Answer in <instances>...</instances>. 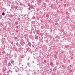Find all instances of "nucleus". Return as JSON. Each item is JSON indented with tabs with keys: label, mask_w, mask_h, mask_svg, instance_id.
I'll return each mask as SVG.
<instances>
[{
	"label": "nucleus",
	"mask_w": 75,
	"mask_h": 75,
	"mask_svg": "<svg viewBox=\"0 0 75 75\" xmlns=\"http://www.w3.org/2000/svg\"><path fill=\"white\" fill-rule=\"evenodd\" d=\"M52 72V70L51 69H49L47 71V72L48 74H51Z\"/></svg>",
	"instance_id": "nucleus-1"
},
{
	"label": "nucleus",
	"mask_w": 75,
	"mask_h": 75,
	"mask_svg": "<svg viewBox=\"0 0 75 75\" xmlns=\"http://www.w3.org/2000/svg\"><path fill=\"white\" fill-rule=\"evenodd\" d=\"M54 71H57V67H55L53 69Z\"/></svg>",
	"instance_id": "nucleus-2"
},
{
	"label": "nucleus",
	"mask_w": 75,
	"mask_h": 75,
	"mask_svg": "<svg viewBox=\"0 0 75 75\" xmlns=\"http://www.w3.org/2000/svg\"><path fill=\"white\" fill-rule=\"evenodd\" d=\"M18 71H19L18 69L16 68V69H15V71L16 72H18Z\"/></svg>",
	"instance_id": "nucleus-3"
},
{
	"label": "nucleus",
	"mask_w": 75,
	"mask_h": 75,
	"mask_svg": "<svg viewBox=\"0 0 75 75\" xmlns=\"http://www.w3.org/2000/svg\"><path fill=\"white\" fill-rule=\"evenodd\" d=\"M48 37L50 38V39H52V36H50Z\"/></svg>",
	"instance_id": "nucleus-4"
},
{
	"label": "nucleus",
	"mask_w": 75,
	"mask_h": 75,
	"mask_svg": "<svg viewBox=\"0 0 75 75\" xmlns=\"http://www.w3.org/2000/svg\"><path fill=\"white\" fill-rule=\"evenodd\" d=\"M35 39H36V40H38V36H35Z\"/></svg>",
	"instance_id": "nucleus-5"
},
{
	"label": "nucleus",
	"mask_w": 75,
	"mask_h": 75,
	"mask_svg": "<svg viewBox=\"0 0 75 75\" xmlns=\"http://www.w3.org/2000/svg\"><path fill=\"white\" fill-rule=\"evenodd\" d=\"M28 44L30 47H31V43L30 42H28Z\"/></svg>",
	"instance_id": "nucleus-6"
},
{
	"label": "nucleus",
	"mask_w": 75,
	"mask_h": 75,
	"mask_svg": "<svg viewBox=\"0 0 75 75\" xmlns=\"http://www.w3.org/2000/svg\"><path fill=\"white\" fill-rule=\"evenodd\" d=\"M11 62L12 64H14V61H13V60L11 61Z\"/></svg>",
	"instance_id": "nucleus-7"
},
{
	"label": "nucleus",
	"mask_w": 75,
	"mask_h": 75,
	"mask_svg": "<svg viewBox=\"0 0 75 75\" xmlns=\"http://www.w3.org/2000/svg\"><path fill=\"white\" fill-rule=\"evenodd\" d=\"M51 66H52L53 65V63L51 62L50 63Z\"/></svg>",
	"instance_id": "nucleus-8"
},
{
	"label": "nucleus",
	"mask_w": 75,
	"mask_h": 75,
	"mask_svg": "<svg viewBox=\"0 0 75 75\" xmlns=\"http://www.w3.org/2000/svg\"><path fill=\"white\" fill-rule=\"evenodd\" d=\"M39 35L41 36H42V35H43V34L42 33H40L39 34Z\"/></svg>",
	"instance_id": "nucleus-9"
},
{
	"label": "nucleus",
	"mask_w": 75,
	"mask_h": 75,
	"mask_svg": "<svg viewBox=\"0 0 75 75\" xmlns=\"http://www.w3.org/2000/svg\"><path fill=\"white\" fill-rule=\"evenodd\" d=\"M5 13H4V12H3L2 13V16H4L5 15Z\"/></svg>",
	"instance_id": "nucleus-10"
},
{
	"label": "nucleus",
	"mask_w": 75,
	"mask_h": 75,
	"mask_svg": "<svg viewBox=\"0 0 75 75\" xmlns=\"http://www.w3.org/2000/svg\"><path fill=\"white\" fill-rule=\"evenodd\" d=\"M11 65V63H8V66H10Z\"/></svg>",
	"instance_id": "nucleus-11"
},
{
	"label": "nucleus",
	"mask_w": 75,
	"mask_h": 75,
	"mask_svg": "<svg viewBox=\"0 0 75 75\" xmlns=\"http://www.w3.org/2000/svg\"><path fill=\"white\" fill-rule=\"evenodd\" d=\"M16 5H18V3L16 2Z\"/></svg>",
	"instance_id": "nucleus-12"
},
{
	"label": "nucleus",
	"mask_w": 75,
	"mask_h": 75,
	"mask_svg": "<svg viewBox=\"0 0 75 75\" xmlns=\"http://www.w3.org/2000/svg\"><path fill=\"white\" fill-rule=\"evenodd\" d=\"M67 69H69V67H68L67 68Z\"/></svg>",
	"instance_id": "nucleus-13"
},
{
	"label": "nucleus",
	"mask_w": 75,
	"mask_h": 75,
	"mask_svg": "<svg viewBox=\"0 0 75 75\" xmlns=\"http://www.w3.org/2000/svg\"><path fill=\"white\" fill-rule=\"evenodd\" d=\"M4 8L3 7H2L1 8V10H3V9H4Z\"/></svg>",
	"instance_id": "nucleus-14"
},
{
	"label": "nucleus",
	"mask_w": 75,
	"mask_h": 75,
	"mask_svg": "<svg viewBox=\"0 0 75 75\" xmlns=\"http://www.w3.org/2000/svg\"><path fill=\"white\" fill-rule=\"evenodd\" d=\"M15 24H18V22H15Z\"/></svg>",
	"instance_id": "nucleus-15"
},
{
	"label": "nucleus",
	"mask_w": 75,
	"mask_h": 75,
	"mask_svg": "<svg viewBox=\"0 0 75 75\" xmlns=\"http://www.w3.org/2000/svg\"><path fill=\"white\" fill-rule=\"evenodd\" d=\"M56 42H58V41H59V40H58V39H57L56 40Z\"/></svg>",
	"instance_id": "nucleus-16"
},
{
	"label": "nucleus",
	"mask_w": 75,
	"mask_h": 75,
	"mask_svg": "<svg viewBox=\"0 0 75 75\" xmlns=\"http://www.w3.org/2000/svg\"><path fill=\"white\" fill-rule=\"evenodd\" d=\"M28 6L29 7H30V3H28Z\"/></svg>",
	"instance_id": "nucleus-17"
},
{
	"label": "nucleus",
	"mask_w": 75,
	"mask_h": 75,
	"mask_svg": "<svg viewBox=\"0 0 75 75\" xmlns=\"http://www.w3.org/2000/svg\"><path fill=\"white\" fill-rule=\"evenodd\" d=\"M58 36H56L55 37V38H56V39L58 38Z\"/></svg>",
	"instance_id": "nucleus-18"
},
{
	"label": "nucleus",
	"mask_w": 75,
	"mask_h": 75,
	"mask_svg": "<svg viewBox=\"0 0 75 75\" xmlns=\"http://www.w3.org/2000/svg\"><path fill=\"white\" fill-rule=\"evenodd\" d=\"M44 62L45 63H46V62H47V61H46V60H45L44 61Z\"/></svg>",
	"instance_id": "nucleus-19"
},
{
	"label": "nucleus",
	"mask_w": 75,
	"mask_h": 75,
	"mask_svg": "<svg viewBox=\"0 0 75 75\" xmlns=\"http://www.w3.org/2000/svg\"><path fill=\"white\" fill-rule=\"evenodd\" d=\"M27 64L28 65H29V64H30V63H27Z\"/></svg>",
	"instance_id": "nucleus-20"
},
{
	"label": "nucleus",
	"mask_w": 75,
	"mask_h": 75,
	"mask_svg": "<svg viewBox=\"0 0 75 75\" xmlns=\"http://www.w3.org/2000/svg\"><path fill=\"white\" fill-rule=\"evenodd\" d=\"M15 10H16V9H17V7H16L15 8Z\"/></svg>",
	"instance_id": "nucleus-21"
},
{
	"label": "nucleus",
	"mask_w": 75,
	"mask_h": 75,
	"mask_svg": "<svg viewBox=\"0 0 75 75\" xmlns=\"http://www.w3.org/2000/svg\"><path fill=\"white\" fill-rule=\"evenodd\" d=\"M46 36L47 37V36H48V35H47V33H46Z\"/></svg>",
	"instance_id": "nucleus-22"
},
{
	"label": "nucleus",
	"mask_w": 75,
	"mask_h": 75,
	"mask_svg": "<svg viewBox=\"0 0 75 75\" xmlns=\"http://www.w3.org/2000/svg\"><path fill=\"white\" fill-rule=\"evenodd\" d=\"M28 10H30V7H29V8H28Z\"/></svg>",
	"instance_id": "nucleus-23"
},
{
	"label": "nucleus",
	"mask_w": 75,
	"mask_h": 75,
	"mask_svg": "<svg viewBox=\"0 0 75 75\" xmlns=\"http://www.w3.org/2000/svg\"><path fill=\"white\" fill-rule=\"evenodd\" d=\"M11 8H12V9H13V7H11Z\"/></svg>",
	"instance_id": "nucleus-24"
},
{
	"label": "nucleus",
	"mask_w": 75,
	"mask_h": 75,
	"mask_svg": "<svg viewBox=\"0 0 75 75\" xmlns=\"http://www.w3.org/2000/svg\"><path fill=\"white\" fill-rule=\"evenodd\" d=\"M70 72H72V70H70Z\"/></svg>",
	"instance_id": "nucleus-25"
},
{
	"label": "nucleus",
	"mask_w": 75,
	"mask_h": 75,
	"mask_svg": "<svg viewBox=\"0 0 75 75\" xmlns=\"http://www.w3.org/2000/svg\"><path fill=\"white\" fill-rule=\"evenodd\" d=\"M67 17H68V18H69V16H67Z\"/></svg>",
	"instance_id": "nucleus-26"
},
{
	"label": "nucleus",
	"mask_w": 75,
	"mask_h": 75,
	"mask_svg": "<svg viewBox=\"0 0 75 75\" xmlns=\"http://www.w3.org/2000/svg\"><path fill=\"white\" fill-rule=\"evenodd\" d=\"M6 11V9H4V11Z\"/></svg>",
	"instance_id": "nucleus-27"
},
{
	"label": "nucleus",
	"mask_w": 75,
	"mask_h": 75,
	"mask_svg": "<svg viewBox=\"0 0 75 75\" xmlns=\"http://www.w3.org/2000/svg\"><path fill=\"white\" fill-rule=\"evenodd\" d=\"M70 67H72V65H70Z\"/></svg>",
	"instance_id": "nucleus-28"
},
{
	"label": "nucleus",
	"mask_w": 75,
	"mask_h": 75,
	"mask_svg": "<svg viewBox=\"0 0 75 75\" xmlns=\"http://www.w3.org/2000/svg\"><path fill=\"white\" fill-rule=\"evenodd\" d=\"M32 47H33V48H34V46L33 45H32Z\"/></svg>",
	"instance_id": "nucleus-29"
},
{
	"label": "nucleus",
	"mask_w": 75,
	"mask_h": 75,
	"mask_svg": "<svg viewBox=\"0 0 75 75\" xmlns=\"http://www.w3.org/2000/svg\"><path fill=\"white\" fill-rule=\"evenodd\" d=\"M61 1H63V0H60Z\"/></svg>",
	"instance_id": "nucleus-30"
},
{
	"label": "nucleus",
	"mask_w": 75,
	"mask_h": 75,
	"mask_svg": "<svg viewBox=\"0 0 75 75\" xmlns=\"http://www.w3.org/2000/svg\"><path fill=\"white\" fill-rule=\"evenodd\" d=\"M33 63H34V61H33Z\"/></svg>",
	"instance_id": "nucleus-31"
},
{
	"label": "nucleus",
	"mask_w": 75,
	"mask_h": 75,
	"mask_svg": "<svg viewBox=\"0 0 75 75\" xmlns=\"http://www.w3.org/2000/svg\"><path fill=\"white\" fill-rule=\"evenodd\" d=\"M56 58H57V56H55Z\"/></svg>",
	"instance_id": "nucleus-32"
},
{
	"label": "nucleus",
	"mask_w": 75,
	"mask_h": 75,
	"mask_svg": "<svg viewBox=\"0 0 75 75\" xmlns=\"http://www.w3.org/2000/svg\"><path fill=\"white\" fill-rule=\"evenodd\" d=\"M22 66H23V65H22Z\"/></svg>",
	"instance_id": "nucleus-33"
}]
</instances>
